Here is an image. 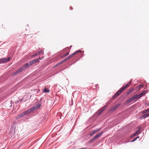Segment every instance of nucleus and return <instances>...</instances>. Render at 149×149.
I'll return each mask as SVG.
<instances>
[{
  "mask_svg": "<svg viewBox=\"0 0 149 149\" xmlns=\"http://www.w3.org/2000/svg\"><path fill=\"white\" fill-rule=\"evenodd\" d=\"M40 59H41V60L42 59H41V58H40Z\"/></svg>",
  "mask_w": 149,
  "mask_h": 149,
  "instance_id": "33",
  "label": "nucleus"
},
{
  "mask_svg": "<svg viewBox=\"0 0 149 149\" xmlns=\"http://www.w3.org/2000/svg\"><path fill=\"white\" fill-rule=\"evenodd\" d=\"M146 93H147V91H146V92H145V94Z\"/></svg>",
  "mask_w": 149,
  "mask_h": 149,
  "instance_id": "31",
  "label": "nucleus"
},
{
  "mask_svg": "<svg viewBox=\"0 0 149 149\" xmlns=\"http://www.w3.org/2000/svg\"><path fill=\"white\" fill-rule=\"evenodd\" d=\"M143 86V85H142L141 84H139L137 86V88L138 89H139Z\"/></svg>",
  "mask_w": 149,
  "mask_h": 149,
  "instance_id": "20",
  "label": "nucleus"
},
{
  "mask_svg": "<svg viewBox=\"0 0 149 149\" xmlns=\"http://www.w3.org/2000/svg\"><path fill=\"white\" fill-rule=\"evenodd\" d=\"M39 54H38V52H37L35 54H34L32 55L31 56V57H33L34 56H36L38 55Z\"/></svg>",
  "mask_w": 149,
  "mask_h": 149,
  "instance_id": "21",
  "label": "nucleus"
},
{
  "mask_svg": "<svg viewBox=\"0 0 149 149\" xmlns=\"http://www.w3.org/2000/svg\"><path fill=\"white\" fill-rule=\"evenodd\" d=\"M70 58V56H68L67 57L65 58L63 60H62L61 61L63 63Z\"/></svg>",
  "mask_w": 149,
  "mask_h": 149,
  "instance_id": "15",
  "label": "nucleus"
},
{
  "mask_svg": "<svg viewBox=\"0 0 149 149\" xmlns=\"http://www.w3.org/2000/svg\"><path fill=\"white\" fill-rule=\"evenodd\" d=\"M121 105V104H119L115 106H114L112 108H111L110 110L111 111H113L116 109L117 108L119 107Z\"/></svg>",
  "mask_w": 149,
  "mask_h": 149,
  "instance_id": "9",
  "label": "nucleus"
},
{
  "mask_svg": "<svg viewBox=\"0 0 149 149\" xmlns=\"http://www.w3.org/2000/svg\"><path fill=\"white\" fill-rule=\"evenodd\" d=\"M103 132H101L99 134L96 135L95 136H94L89 141V142L90 143H92L95 140L99 137L100 136L103 134Z\"/></svg>",
  "mask_w": 149,
  "mask_h": 149,
  "instance_id": "4",
  "label": "nucleus"
},
{
  "mask_svg": "<svg viewBox=\"0 0 149 149\" xmlns=\"http://www.w3.org/2000/svg\"><path fill=\"white\" fill-rule=\"evenodd\" d=\"M133 91V90L132 89H131V90H130L127 93V95H128L131 92H132V91Z\"/></svg>",
  "mask_w": 149,
  "mask_h": 149,
  "instance_id": "23",
  "label": "nucleus"
},
{
  "mask_svg": "<svg viewBox=\"0 0 149 149\" xmlns=\"http://www.w3.org/2000/svg\"><path fill=\"white\" fill-rule=\"evenodd\" d=\"M23 100V99H20L19 101V102H22V101Z\"/></svg>",
  "mask_w": 149,
  "mask_h": 149,
  "instance_id": "28",
  "label": "nucleus"
},
{
  "mask_svg": "<svg viewBox=\"0 0 149 149\" xmlns=\"http://www.w3.org/2000/svg\"><path fill=\"white\" fill-rule=\"evenodd\" d=\"M28 114L26 111H25L22 113L18 115V116L16 117L17 119H19L23 117L24 116Z\"/></svg>",
  "mask_w": 149,
  "mask_h": 149,
  "instance_id": "6",
  "label": "nucleus"
},
{
  "mask_svg": "<svg viewBox=\"0 0 149 149\" xmlns=\"http://www.w3.org/2000/svg\"><path fill=\"white\" fill-rule=\"evenodd\" d=\"M62 63V62H61H61H60L59 63L56 64V65H55L54 66V68H55V67H56L57 66H58L61 65V64Z\"/></svg>",
  "mask_w": 149,
  "mask_h": 149,
  "instance_id": "19",
  "label": "nucleus"
},
{
  "mask_svg": "<svg viewBox=\"0 0 149 149\" xmlns=\"http://www.w3.org/2000/svg\"><path fill=\"white\" fill-rule=\"evenodd\" d=\"M107 105H105L102 108L100 109L97 112V116H99L101 114L102 112L107 107Z\"/></svg>",
  "mask_w": 149,
  "mask_h": 149,
  "instance_id": "7",
  "label": "nucleus"
},
{
  "mask_svg": "<svg viewBox=\"0 0 149 149\" xmlns=\"http://www.w3.org/2000/svg\"><path fill=\"white\" fill-rule=\"evenodd\" d=\"M132 80L130 81L129 83H127L124 86L118 90L117 92L113 95L112 98L114 99L116 98L119 95H120L125 89L127 88L129 86L130 84L131 83Z\"/></svg>",
  "mask_w": 149,
  "mask_h": 149,
  "instance_id": "1",
  "label": "nucleus"
},
{
  "mask_svg": "<svg viewBox=\"0 0 149 149\" xmlns=\"http://www.w3.org/2000/svg\"><path fill=\"white\" fill-rule=\"evenodd\" d=\"M37 52H38L39 54H40V53H41L40 51H38Z\"/></svg>",
  "mask_w": 149,
  "mask_h": 149,
  "instance_id": "27",
  "label": "nucleus"
},
{
  "mask_svg": "<svg viewBox=\"0 0 149 149\" xmlns=\"http://www.w3.org/2000/svg\"><path fill=\"white\" fill-rule=\"evenodd\" d=\"M139 95L136 94L132 97H131L128 99L127 102L128 103H129L131 101L134 100H137L140 98V97L139 96Z\"/></svg>",
  "mask_w": 149,
  "mask_h": 149,
  "instance_id": "3",
  "label": "nucleus"
},
{
  "mask_svg": "<svg viewBox=\"0 0 149 149\" xmlns=\"http://www.w3.org/2000/svg\"><path fill=\"white\" fill-rule=\"evenodd\" d=\"M36 108V109L38 108V107H40V104H38L36 105L35 106Z\"/></svg>",
  "mask_w": 149,
  "mask_h": 149,
  "instance_id": "22",
  "label": "nucleus"
},
{
  "mask_svg": "<svg viewBox=\"0 0 149 149\" xmlns=\"http://www.w3.org/2000/svg\"><path fill=\"white\" fill-rule=\"evenodd\" d=\"M146 91H145L142 93H141L139 95V96L140 97V98L144 94H145V92H146Z\"/></svg>",
  "mask_w": 149,
  "mask_h": 149,
  "instance_id": "16",
  "label": "nucleus"
},
{
  "mask_svg": "<svg viewBox=\"0 0 149 149\" xmlns=\"http://www.w3.org/2000/svg\"><path fill=\"white\" fill-rule=\"evenodd\" d=\"M136 140V138L134 139L133 140L131 141V142H133Z\"/></svg>",
  "mask_w": 149,
  "mask_h": 149,
  "instance_id": "25",
  "label": "nucleus"
},
{
  "mask_svg": "<svg viewBox=\"0 0 149 149\" xmlns=\"http://www.w3.org/2000/svg\"><path fill=\"white\" fill-rule=\"evenodd\" d=\"M10 58L9 57L8 58H3L0 59V64L2 63H5L8 62Z\"/></svg>",
  "mask_w": 149,
  "mask_h": 149,
  "instance_id": "5",
  "label": "nucleus"
},
{
  "mask_svg": "<svg viewBox=\"0 0 149 149\" xmlns=\"http://www.w3.org/2000/svg\"><path fill=\"white\" fill-rule=\"evenodd\" d=\"M148 112H149V108L148 109L145 110L143 111H142V113H145Z\"/></svg>",
  "mask_w": 149,
  "mask_h": 149,
  "instance_id": "18",
  "label": "nucleus"
},
{
  "mask_svg": "<svg viewBox=\"0 0 149 149\" xmlns=\"http://www.w3.org/2000/svg\"><path fill=\"white\" fill-rule=\"evenodd\" d=\"M81 51L80 50H78L76 51V52H74L71 55H70L69 56H70V58H71L72 56H73L74 55L76 54H77L79 52H81Z\"/></svg>",
  "mask_w": 149,
  "mask_h": 149,
  "instance_id": "13",
  "label": "nucleus"
},
{
  "mask_svg": "<svg viewBox=\"0 0 149 149\" xmlns=\"http://www.w3.org/2000/svg\"><path fill=\"white\" fill-rule=\"evenodd\" d=\"M43 91L45 93H48L49 91V90L45 87Z\"/></svg>",
  "mask_w": 149,
  "mask_h": 149,
  "instance_id": "17",
  "label": "nucleus"
},
{
  "mask_svg": "<svg viewBox=\"0 0 149 149\" xmlns=\"http://www.w3.org/2000/svg\"><path fill=\"white\" fill-rule=\"evenodd\" d=\"M99 130V129H96L94 130L93 132H92L90 134V136H92L95 133H96L97 131Z\"/></svg>",
  "mask_w": 149,
  "mask_h": 149,
  "instance_id": "14",
  "label": "nucleus"
},
{
  "mask_svg": "<svg viewBox=\"0 0 149 149\" xmlns=\"http://www.w3.org/2000/svg\"><path fill=\"white\" fill-rule=\"evenodd\" d=\"M38 61V59H36L35 60H33L30 61L29 62V63L30 65H31L34 64L36 62H37Z\"/></svg>",
  "mask_w": 149,
  "mask_h": 149,
  "instance_id": "12",
  "label": "nucleus"
},
{
  "mask_svg": "<svg viewBox=\"0 0 149 149\" xmlns=\"http://www.w3.org/2000/svg\"><path fill=\"white\" fill-rule=\"evenodd\" d=\"M19 102V101H16V102H15V103H16V104H17V103H18Z\"/></svg>",
  "mask_w": 149,
  "mask_h": 149,
  "instance_id": "26",
  "label": "nucleus"
},
{
  "mask_svg": "<svg viewBox=\"0 0 149 149\" xmlns=\"http://www.w3.org/2000/svg\"><path fill=\"white\" fill-rule=\"evenodd\" d=\"M40 51V53H42V52H43V51H42V50H41V51Z\"/></svg>",
  "mask_w": 149,
  "mask_h": 149,
  "instance_id": "29",
  "label": "nucleus"
},
{
  "mask_svg": "<svg viewBox=\"0 0 149 149\" xmlns=\"http://www.w3.org/2000/svg\"><path fill=\"white\" fill-rule=\"evenodd\" d=\"M30 65H31L29 62L24 64L20 68L15 72L13 74V75H18L19 73H21L23 71L25 70L26 69L28 68Z\"/></svg>",
  "mask_w": 149,
  "mask_h": 149,
  "instance_id": "2",
  "label": "nucleus"
},
{
  "mask_svg": "<svg viewBox=\"0 0 149 149\" xmlns=\"http://www.w3.org/2000/svg\"><path fill=\"white\" fill-rule=\"evenodd\" d=\"M72 47V45L70 47V48H71Z\"/></svg>",
  "mask_w": 149,
  "mask_h": 149,
  "instance_id": "32",
  "label": "nucleus"
},
{
  "mask_svg": "<svg viewBox=\"0 0 149 149\" xmlns=\"http://www.w3.org/2000/svg\"><path fill=\"white\" fill-rule=\"evenodd\" d=\"M36 108L35 106L32 107L31 109L26 111L28 114L30 113L32 111L36 109Z\"/></svg>",
  "mask_w": 149,
  "mask_h": 149,
  "instance_id": "11",
  "label": "nucleus"
},
{
  "mask_svg": "<svg viewBox=\"0 0 149 149\" xmlns=\"http://www.w3.org/2000/svg\"><path fill=\"white\" fill-rule=\"evenodd\" d=\"M139 138V136H137L136 138L137 139L138 138Z\"/></svg>",
  "mask_w": 149,
  "mask_h": 149,
  "instance_id": "30",
  "label": "nucleus"
},
{
  "mask_svg": "<svg viewBox=\"0 0 149 149\" xmlns=\"http://www.w3.org/2000/svg\"><path fill=\"white\" fill-rule=\"evenodd\" d=\"M149 116V113L146 114H145L144 115L142 116L139 119L141 120H142L148 117Z\"/></svg>",
  "mask_w": 149,
  "mask_h": 149,
  "instance_id": "10",
  "label": "nucleus"
},
{
  "mask_svg": "<svg viewBox=\"0 0 149 149\" xmlns=\"http://www.w3.org/2000/svg\"><path fill=\"white\" fill-rule=\"evenodd\" d=\"M11 102H12V101H11V102H10L11 103Z\"/></svg>",
  "mask_w": 149,
  "mask_h": 149,
  "instance_id": "35",
  "label": "nucleus"
},
{
  "mask_svg": "<svg viewBox=\"0 0 149 149\" xmlns=\"http://www.w3.org/2000/svg\"><path fill=\"white\" fill-rule=\"evenodd\" d=\"M141 127H140L138 126L137 127V129H138L139 130L137 131L136 132L134 133L133 134H132L131 135V137H133L134 136L137 135V134H139L141 132Z\"/></svg>",
  "mask_w": 149,
  "mask_h": 149,
  "instance_id": "8",
  "label": "nucleus"
},
{
  "mask_svg": "<svg viewBox=\"0 0 149 149\" xmlns=\"http://www.w3.org/2000/svg\"><path fill=\"white\" fill-rule=\"evenodd\" d=\"M69 52H67L65 54L63 55V57H65L69 55Z\"/></svg>",
  "mask_w": 149,
  "mask_h": 149,
  "instance_id": "24",
  "label": "nucleus"
},
{
  "mask_svg": "<svg viewBox=\"0 0 149 149\" xmlns=\"http://www.w3.org/2000/svg\"><path fill=\"white\" fill-rule=\"evenodd\" d=\"M11 102H12V101H11V102H10L11 103Z\"/></svg>",
  "mask_w": 149,
  "mask_h": 149,
  "instance_id": "34",
  "label": "nucleus"
}]
</instances>
